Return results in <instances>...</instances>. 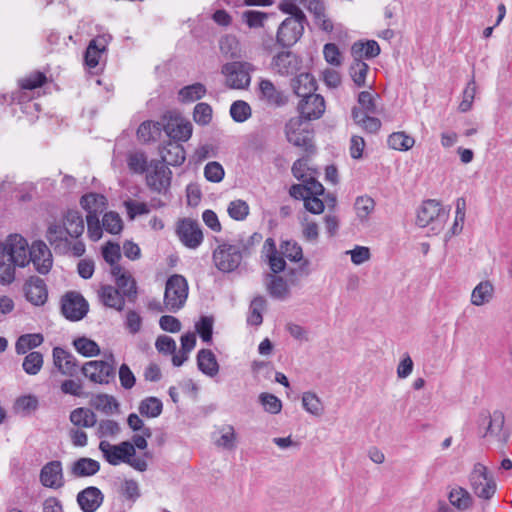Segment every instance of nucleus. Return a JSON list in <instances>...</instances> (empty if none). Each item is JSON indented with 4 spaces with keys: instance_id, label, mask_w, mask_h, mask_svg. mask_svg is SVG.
<instances>
[{
    "instance_id": "nucleus-1",
    "label": "nucleus",
    "mask_w": 512,
    "mask_h": 512,
    "mask_svg": "<svg viewBox=\"0 0 512 512\" xmlns=\"http://www.w3.org/2000/svg\"><path fill=\"white\" fill-rule=\"evenodd\" d=\"M28 242L20 234H11L0 241V284L15 280L16 267L28 265Z\"/></svg>"
},
{
    "instance_id": "nucleus-2",
    "label": "nucleus",
    "mask_w": 512,
    "mask_h": 512,
    "mask_svg": "<svg viewBox=\"0 0 512 512\" xmlns=\"http://www.w3.org/2000/svg\"><path fill=\"white\" fill-rule=\"evenodd\" d=\"M98 448L103 459L112 466L124 463L139 472H144L148 468L145 459L136 457L135 446L130 441L112 444L107 440H101Z\"/></svg>"
},
{
    "instance_id": "nucleus-3",
    "label": "nucleus",
    "mask_w": 512,
    "mask_h": 512,
    "mask_svg": "<svg viewBox=\"0 0 512 512\" xmlns=\"http://www.w3.org/2000/svg\"><path fill=\"white\" fill-rule=\"evenodd\" d=\"M505 416L500 410L483 411L479 414L477 425L479 435L488 443L503 445L508 439L504 429Z\"/></svg>"
},
{
    "instance_id": "nucleus-4",
    "label": "nucleus",
    "mask_w": 512,
    "mask_h": 512,
    "mask_svg": "<svg viewBox=\"0 0 512 512\" xmlns=\"http://www.w3.org/2000/svg\"><path fill=\"white\" fill-rule=\"evenodd\" d=\"M255 66L247 61L226 62L221 67V75L227 88L233 90H245L251 84V74Z\"/></svg>"
},
{
    "instance_id": "nucleus-5",
    "label": "nucleus",
    "mask_w": 512,
    "mask_h": 512,
    "mask_svg": "<svg viewBox=\"0 0 512 512\" xmlns=\"http://www.w3.org/2000/svg\"><path fill=\"white\" fill-rule=\"evenodd\" d=\"M188 282L184 276L174 274L166 281L164 292V308L169 312H177L184 307L188 298Z\"/></svg>"
},
{
    "instance_id": "nucleus-6",
    "label": "nucleus",
    "mask_w": 512,
    "mask_h": 512,
    "mask_svg": "<svg viewBox=\"0 0 512 512\" xmlns=\"http://www.w3.org/2000/svg\"><path fill=\"white\" fill-rule=\"evenodd\" d=\"M469 484L473 493L481 500L489 501L496 493L497 484L488 468L476 463L469 475Z\"/></svg>"
},
{
    "instance_id": "nucleus-7",
    "label": "nucleus",
    "mask_w": 512,
    "mask_h": 512,
    "mask_svg": "<svg viewBox=\"0 0 512 512\" xmlns=\"http://www.w3.org/2000/svg\"><path fill=\"white\" fill-rule=\"evenodd\" d=\"M300 5L305 6L313 14L314 22L319 28L326 32L332 31L333 23L326 16L325 7L321 0H282L280 9L283 12L302 11Z\"/></svg>"
},
{
    "instance_id": "nucleus-8",
    "label": "nucleus",
    "mask_w": 512,
    "mask_h": 512,
    "mask_svg": "<svg viewBox=\"0 0 512 512\" xmlns=\"http://www.w3.org/2000/svg\"><path fill=\"white\" fill-rule=\"evenodd\" d=\"M290 14L279 26L277 41L282 46H292L302 37L306 17L302 11L286 12Z\"/></svg>"
},
{
    "instance_id": "nucleus-9",
    "label": "nucleus",
    "mask_w": 512,
    "mask_h": 512,
    "mask_svg": "<svg viewBox=\"0 0 512 512\" xmlns=\"http://www.w3.org/2000/svg\"><path fill=\"white\" fill-rule=\"evenodd\" d=\"M212 258L219 271L230 273L240 266L243 255L239 245L224 242L216 247Z\"/></svg>"
},
{
    "instance_id": "nucleus-10",
    "label": "nucleus",
    "mask_w": 512,
    "mask_h": 512,
    "mask_svg": "<svg viewBox=\"0 0 512 512\" xmlns=\"http://www.w3.org/2000/svg\"><path fill=\"white\" fill-rule=\"evenodd\" d=\"M82 373L86 378L94 383H108L110 378L115 375V359L113 354L106 356L105 361H89L82 367Z\"/></svg>"
},
{
    "instance_id": "nucleus-11",
    "label": "nucleus",
    "mask_w": 512,
    "mask_h": 512,
    "mask_svg": "<svg viewBox=\"0 0 512 512\" xmlns=\"http://www.w3.org/2000/svg\"><path fill=\"white\" fill-rule=\"evenodd\" d=\"M285 134L289 143L308 150L311 147V130L307 120L297 116L291 118L285 126Z\"/></svg>"
},
{
    "instance_id": "nucleus-12",
    "label": "nucleus",
    "mask_w": 512,
    "mask_h": 512,
    "mask_svg": "<svg viewBox=\"0 0 512 512\" xmlns=\"http://www.w3.org/2000/svg\"><path fill=\"white\" fill-rule=\"evenodd\" d=\"M171 170L161 161L153 160L146 172V183L154 191L165 193L171 184Z\"/></svg>"
},
{
    "instance_id": "nucleus-13",
    "label": "nucleus",
    "mask_w": 512,
    "mask_h": 512,
    "mask_svg": "<svg viewBox=\"0 0 512 512\" xmlns=\"http://www.w3.org/2000/svg\"><path fill=\"white\" fill-rule=\"evenodd\" d=\"M176 234L180 242L189 249L198 248L204 239L199 223L189 218L178 221Z\"/></svg>"
},
{
    "instance_id": "nucleus-14",
    "label": "nucleus",
    "mask_w": 512,
    "mask_h": 512,
    "mask_svg": "<svg viewBox=\"0 0 512 512\" xmlns=\"http://www.w3.org/2000/svg\"><path fill=\"white\" fill-rule=\"evenodd\" d=\"M61 309L67 319L78 321L87 314L88 303L80 293L68 292L62 297Z\"/></svg>"
},
{
    "instance_id": "nucleus-15",
    "label": "nucleus",
    "mask_w": 512,
    "mask_h": 512,
    "mask_svg": "<svg viewBox=\"0 0 512 512\" xmlns=\"http://www.w3.org/2000/svg\"><path fill=\"white\" fill-rule=\"evenodd\" d=\"M28 264L32 262L40 274H47L53 263L50 249L43 241L33 242L28 246Z\"/></svg>"
},
{
    "instance_id": "nucleus-16",
    "label": "nucleus",
    "mask_w": 512,
    "mask_h": 512,
    "mask_svg": "<svg viewBox=\"0 0 512 512\" xmlns=\"http://www.w3.org/2000/svg\"><path fill=\"white\" fill-rule=\"evenodd\" d=\"M39 480L46 488H62L65 484L62 463L59 460L46 463L40 471Z\"/></svg>"
},
{
    "instance_id": "nucleus-17",
    "label": "nucleus",
    "mask_w": 512,
    "mask_h": 512,
    "mask_svg": "<svg viewBox=\"0 0 512 512\" xmlns=\"http://www.w3.org/2000/svg\"><path fill=\"white\" fill-rule=\"evenodd\" d=\"M163 129L171 139L183 142L188 141L193 132L191 122L180 115H171L163 125Z\"/></svg>"
},
{
    "instance_id": "nucleus-18",
    "label": "nucleus",
    "mask_w": 512,
    "mask_h": 512,
    "mask_svg": "<svg viewBox=\"0 0 512 512\" xmlns=\"http://www.w3.org/2000/svg\"><path fill=\"white\" fill-rule=\"evenodd\" d=\"M325 109V100L319 94L308 95L298 103L300 117L307 121L319 119L324 114Z\"/></svg>"
},
{
    "instance_id": "nucleus-19",
    "label": "nucleus",
    "mask_w": 512,
    "mask_h": 512,
    "mask_svg": "<svg viewBox=\"0 0 512 512\" xmlns=\"http://www.w3.org/2000/svg\"><path fill=\"white\" fill-rule=\"evenodd\" d=\"M24 295L28 302L34 306H42L48 298V291L44 280L39 277H30L23 286Z\"/></svg>"
},
{
    "instance_id": "nucleus-20",
    "label": "nucleus",
    "mask_w": 512,
    "mask_h": 512,
    "mask_svg": "<svg viewBox=\"0 0 512 512\" xmlns=\"http://www.w3.org/2000/svg\"><path fill=\"white\" fill-rule=\"evenodd\" d=\"M446 214L436 200H427L417 211L416 223L420 227H426L433 222L443 220Z\"/></svg>"
},
{
    "instance_id": "nucleus-21",
    "label": "nucleus",
    "mask_w": 512,
    "mask_h": 512,
    "mask_svg": "<svg viewBox=\"0 0 512 512\" xmlns=\"http://www.w3.org/2000/svg\"><path fill=\"white\" fill-rule=\"evenodd\" d=\"M110 40L111 36L104 34L90 41L84 56L85 64L88 68L93 69L99 65Z\"/></svg>"
},
{
    "instance_id": "nucleus-22",
    "label": "nucleus",
    "mask_w": 512,
    "mask_h": 512,
    "mask_svg": "<svg viewBox=\"0 0 512 512\" xmlns=\"http://www.w3.org/2000/svg\"><path fill=\"white\" fill-rule=\"evenodd\" d=\"M271 68L279 75H290L298 70L299 59L292 52L282 51L273 57Z\"/></svg>"
},
{
    "instance_id": "nucleus-23",
    "label": "nucleus",
    "mask_w": 512,
    "mask_h": 512,
    "mask_svg": "<svg viewBox=\"0 0 512 512\" xmlns=\"http://www.w3.org/2000/svg\"><path fill=\"white\" fill-rule=\"evenodd\" d=\"M53 362L62 375L72 377L77 373L78 366L75 357L60 347L53 349Z\"/></svg>"
},
{
    "instance_id": "nucleus-24",
    "label": "nucleus",
    "mask_w": 512,
    "mask_h": 512,
    "mask_svg": "<svg viewBox=\"0 0 512 512\" xmlns=\"http://www.w3.org/2000/svg\"><path fill=\"white\" fill-rule=\"evenodd\" d=\"M259 93L260 99L269 106L280 107L287 102V98L283 92L278 90L275 85L268 79L260 80Z\"/></svg>"
},
{
    "instance_id": "nucleus-25",
    "label": "nucleus",
    "mask_w": 512,
    "mask_h": 512,
    "mask_svg": "<svg viewBox=\"0 0 512 512\" xmlns=\"http://www.w3.org/2000/svg\"><path fill=\"white\" fill-rule=\"evenodd\" d=\"M104 495L100 489L87 487L77 495V502L84 512H95L102 504Z\"/></svg>"
},
{
    "instance_id": "nucleus-26",
    "label": "nucleus",
    "mask_w": 512,
    "mask_h": 512,
    "mask_svg": "<svg viewBox=\"0 0 512 512\" xmlns=\"http://www.w3.org/2000/svg\"><path fill=\"white\" fill-rule=\"evenodd\" d=\"M447 498L451 506L458 511L466 512L472 509L474 505V498L471 493L461 486H453L450 488Z\"/></svg>"
},
{
    "instance_id": "nucleus-27",
    "label": "nucleus",
    "mask_w": 512,
    "mask_h": 512,
    "mask_svg": "<svg viewBox=\"0 0 512 512\" xmlns=\"http://www.w3.org/2000/svg\"><path fill=\"white\" fill-rule=\"evenodd\" d=\"M262 253L272 272L280 273L285 269L286 262L284 256L281 254V251L276 249L275 241L272 238L265 240Z\"/></svg>"
},
{
    "instance_id": "nucleus-28",
    "label": "nucleus",
    "mask_w": 512,
    "mask_h": 512,
    "mask_svg": "<svg viewBox=\"0 0 512 512\" xmlns=\"http://www.w3.org/2000/svg\"><path fill=\"white\" fill-rule=\"evenodd\" d=\"M162 163L171 166H180L186 159L183 146L176 141H169L160 149Z\"/></svg>"
},
{
    "instance_id": "nucleus-29",
    "label": "nucleus",
    "mask_w": 512,
    "mask_h": 512,
    "mask_svg": "<svg viewBox=\"0 0 512 512\" xmlns=\"http://www.w3.org/2000/svg\"><path fill=\"white\" fill-rule=\"evenodd\" d=\"M494 295V285L489 280H483L473 288L470 295V302L476 307H481L490 303Z\"/></svg>"
},
{
    "instance_id": "nucleus-30",
    "label": "nucleus",
    "mask_w": 512,
    "mask_h": 512,
    "mask_svg": "<svg viewBox=\"0 0 512 512\" xmlns=\"http://www.w3.org/2000/svg\"><path fill=\"white\" fill-rule=\"evenodd\" d=\"M98 298L104 306L117 311H121L125 306L123 295L111 285H102L98 290Z\"/></svg>"
},
{
    "instance_id": "nucleus-31",
    "label": "nucleus",
    "mask_w": 512,
    "mask_h": 512,
    "mask_svg": "<svg viewBox=\"0 0 512 512\" xmlns=\"http://www.w3.org/2000/svg\"><path fill=\"white\" fill-rule=\"evenodd\" d=\"M80 205L86 211V216H99L107 208V199L102 194L91 192L81 197Z\"/></svg>"
},
{
    "instance_id": "nucleus-32",
    "label": "nucleus",
    "mask_w": 512,
    "mask_h": 512,
    "mask_svg": "<svg viewBox=\"0 0 512 512\" xmlns=\"http://www.w3.org/2000/svg\"><path fill=\"white\" fill-rule=\"evenodd\" d=\"M111 274L124 296L131 297L136 295V282L129 272L122 267H115Z\"/></svg>"
},
{
    "instance_id": "nucleus-33",
    "label": "nucleus",
    "mask_w": 512,
    "mask_h": 512,
    "mask_svg": "<svg viewBox=\"0 0 512 512\" xmlns=\"http://www.w3.org/2000/svg\"><path fill=\"white\" fill-rule=\"evenodd\" d=\"M63 225L68 236L72 238L80 237L84 232V220L79 211L69 210L63 217Z\"/></svg>"
},
{
    "instance_id": "nucleus-34",
    "label": "nucleus",
    "mask_w": 512,
    "mask_h": 512,
    "mask_svg": "<svg viewBox=\"0 0 512 512\" xmlns=\"http://www.w3.org/2000/svg\"><path fill=\"white\" fill-rule=\"evenodd\" d=\"M197 365L199 370L209 376L214 377L219 372V364L214 353L208 349H202L197 354Z\"/></svg>"
},
{
    "instance_id": "nucleus-35",
    "label": "nucleus",
    "mask_w": 512,
    "mask_h": 512,
    "mask_svg": "<svg viewBox=\"0 0 512 512\" xmlns=\"http://www.w3.org/2000/svg\"><path fill=\"white\" fill-rule=\"evenodd\" d=\"M100 470V463L92 458L82 457L76 460L71 466V474L75 477H89L97 474Z\"/></svg>"
},
{
    "instance_id": "nucleus-36",
    "label": "nucleus",
    "mask_w": 512,
    "mask_h": 512,
    "mask_svg": "<svg viewBox=\"0 0 512 512\" xmlns=\"http://www.w3.org/2000/svg\"><path fill=\"white\" fill-rule=\"evenodd\" d=\"M221 53L231 59H239L243 56V48L239 39L234 35H225L219 41Z\"/></svg>"
},
{
    "instance_id": "nucleus-37",
    "label": "nucleus",
    "mask_w": 512,
    "mask_h": 512,
    "mask_svg": "<svg viewBox=\"0 0 512 512\" xmlns=\"http://www.w3.org/2000/svg\"><path fill=\"white\" fill-rule=\"evenodd\" d=\"M70 422L75 428H91L96 425L97 419L95 413L88 408H76L71 411Z\"/></svg>"
},
{
    "instance_id": "nucleus-38",
    "label": "nucleus",
    "mask_w": 512,
    "mask_h": 512,
    "mask_svg": "<svg viewBox=\"0 0 512 512\" xmlns=\"http://www.w3.org/2000/svg\"><path fill=\"white\" fill-rule=\"evenodd\" d=\"M292 87L295 94L304 98L308 95L315 94L316 81L311 74L301 73L293 80Z\"/></svg>"
},
{
    "instance_id": "nucleus-39",
    "label": "nucleus",
    "mask_w": 512,
    "mask_h": 512,
    "mask_svg": "<svg viewBox=\"0 0 512 512\" xmlns=\"http://www.w3.org/2000/svg\"><path fill=\"white\" fill-rule=\"evenodd\" d=\"M206 92V87L202 83H194L179 90L178 100L182 103H191L203 98Z\"/></svg>"
},
{
    "instance_id": "nucleus-40",
    "label": "nucleus",
    "mask_w": 512,
    "mask_h": 512,
    "mask_svg": "<svg viewBox=\"0 0 512 512\" xmlns=\"http://www.w3.org/2000/svg\"><path fill=\"white\" fill-rule=\"evenodd\" d=\"M218 437L215 439L217 447L233 450L236 447L237 435L232 425H224L217 431Z\"/></svg>"
},
{
    "instance_id": "nucleus-41",
    "label": "nucleus",
    "mask_w": 512,
    "mask_h": 512,
    "mask_svg": "<svg viewBox=\"0 0 512 512\" xmlns=\"http://www.w3.org/2000/svg\"><path fill=\"white\" fill-rule=\"evenodd\" d=\"M388 146L397 151H408L415 145V139L403 131L393 132L387 139Z\"/></svg>"
},
{
    "instance_id": "nucleus-42",
    "label": "nucleus",
    "mask_w": 512,
    "mask_h": 512,
    "mask_svg": "<svg viewBox=\"0 0 512 512\" xmlns=\"http://www.w3.org/2000/svg\"><path fill=\"white\" fill-rule=\"evenodd\" d=\"M302 406L304 410L316 417H319L324 412V405L322 400L316 393L308 391L304 392L301 397Z\"/></svg>"
},
{
    "instance_id": "nucleus-43",
    "label": "nucleus",
    "mask_w": 512,
    "mask_h": 512,
    "mask_svg": "<svg viewBox=\"0 0 512 512\" xmlns=\"http://www.w3.org/2000/svg\"><path fill=\"white\" fill-rule=\"evenodd\" d=\"M43 340V336L38 333L21 335L15 344L16 353L19 355L26 354L29 350L40 346Z\"/></svg>"
},
{
    "instance_id": "nucleus-44",
    "label": "nucleus",
    "mask_w": 512,
    "mask_h": 512,
    "mask_svg": "<svg viewBox=\"0 0 512 512\" xmlns=\"http://www.w3.org/2000/svg\"><path fill=\"white\" fill-rule=\"evenodd\" d=\"M162 128L159 122L145 121L139 126L137 136L143 142L156 140L160 137Z\"/></svg>"
},
{
    "instance_id": "nucleus-45",
    "label": "nucleus",
    "mask_w": 512,
    "mask_h": 512,
    "mask_svg": "<svg viewBox=\"0 0 512 512\" xmlns=\"http://www.w3.org/2000/svg\"><path fill=\"white\" fill-rule=\"evenodd\" d=\"M375 208L374 200L369 196H360L356 199L354 209L360 222H367Z\"/></svg>"
},
{
    "instance_id": "nucleus-46",
    "label": "nucleus",
    "mask_w": 512,
    "mask_h": 512,
    "mask_svg": "<svg viewBox=\"0 0 512 512\" xmlns=\"http://www.w3.org/2000/svg\"><path fill=\"white\" fill-rule=\"evenodd\" d=\"M352 117L356 124L370 133L377 132L381 127V122L378 118L368 116L357 108L352 110Z\"/></svg>"
},
{
    "instance_id": "nucleus-47",
    "label": "nucleus",
    "mask_w": 512,
    "mask_h": 512,
    "mask_svg": "<svg viewBox=\"0 0 512 512\" xmlns=\"http://www.w3.org/2000/svg\"><path fill=\"white\" fill-rule=\"evenodd\" d=\"M354 58L361 59L362 56L367 58L376 57L380 53V47L376 41H367L366 43H355L351 48Z\"/></svg>"
},
{
    "instance_id": "nucleus-48",
    "label": "nucleus",
    "mask_w": 512,
    "mask_h": 512,
    "mask_svg": "<svg viewBox=\"0 0 512 512\" xmlns=\"http://www.w3.org/2000/svg\"><path fill=\"white\" fill-rule=\"evenodd\" d=\"M162 409L163 404L156 397H147L139 405L140 414L148 418L158 417L162 413Z\"/></svg>"
},
{
    "instance_id": "nucleus-49",
    "label": "nucleus",
    "mask_w": 512,
    "mask_h": 512,
    "mask_svg": "<svg viewBox=\"0 0 512 512\" xmlns=\"http://www.w3.org/2000/svg\"><path fill=\"white\" fill-rule=\"evenodd\" d=\"M73 346L79 354L85 357L97 356L100 353L98 344L86 337L76 338L73 341Z\"/></svg>"
},
{
    "instance_id": "nucleus-50",
    "label": "nucleus",
    "mask_w": 512,
    "mask_h": 512,
    "mask_svg": "<svg viewBox=\"0 0 512 512\" xmlns=\"http://www.w3.org/2000/svg\"><path fill=\"white\" fill-rule=\"evenodd\" d=\"M121 431L120 425L112 419L101 420L97 424L96 435L101 440L116 437Z\"/></svg>"
},
{
    "instance_id": "nucleus-51",
    "label": "nucleus",
    "mask_w": 512,
    "mask_h": 512,
    "mask_svg": "<svg viewBox=\"0 0 512 512\" xmlns=\"http://www.w3.org/2000/svg\"><path fill=\"white\" fill-rule=\"evenodd\" d=\"M67 232L62 223H51L48 226L46 238L51 245H55L56 247L61 245L63 242H67Z\"/></svg>"
},
{
    "instance_id": "nucleus-52",
    "label": "nucleus",
    "mask_w": 512,
    "mask_h": 512,
    "mask_svg": "<svg viewBox=\"0 0 512 512\" xmlns=\"http://www.w3.org/2000/svg\"><path fill=\"white\" fill-rule=\"evenodd\" d=\"M43 355L40 352H30L23 360V370L29 375H36L43 366Z\"/></svg>"
},
{
    "instance_id": "nucleus-53",
    "label": "nucleus",
    "mask_w": 512,
    "mask_h": 512,
    "mask_svg": "<svg viewBox=\"0 0 512 512\" xmlns=\"http://www.w3.org/2000/svg\"><path fill=\"white\" fill-rule=\"evenodd\" d=\"M266 300L263 297H255L250 304V312L247 321L251 325L259 326L262 321V313L265 310Z\"/></svg>"
},
{
    "instance_id": "nucleus-54",
    "label": "nucleus",
    "mask_w": 512,
    "mask_h": 512,
    "mask_svg": "<svg viewBox=\"0 0 512 512\" xmlns=\"http://www.w3.org/2000/svg\"><path fill=\"white\" fill-rule=\"evenodd\" d=\"M368 69L369 67L365 62H363L361 59L354 58V62L350 67V75L356 86H365Z\"/></svg>"
},
{
    "instance_id": "nucleus-55",
    "label": "nucleus",
    "mask_w": 512,
    "mask_h": 512,
    "mask_svg": "<svg viewBox=\"0 0 512 512\" xmlns=\"http://www.w3.org/2000/svg\"><path fill=\"white\" fill-rule=\"evenodd\" d=\"M249 211V205L246 201L241 199L231 201L227 208L229 216L236 221L245 220L249 215Z\"/></svg>"
},
{
    "instance_id": "nucleus-56",
    "label": "nucleus",
    "mask_w": 512,
    "mask_h": 512,
    "mask_svg": "<svg viewBox=\"0 0 512 512\" xmlns=\"http://www.w3.org/2000/svg\"><path fill=\"white\" fill-rule=\"evenodd\" d=\"M259 402L265 412L279 414L282 410V401L274 394L263 392L259 395Z\"/></svg>"
},
{
    "instance_id": "nucleus-57",
    "label": "nucleus",
    "mask_w": 512,
    "mask_h": 512,
    "mask_svg": "<svg viewBox=\"0 0 512 512\" xmlns=\"http://www.w3.org/2000/svg\"><path fill=\"white\" fill-rule=\"evenodd\" d=\"M476 92H477V85L473 78L472 80H470L467 83L466 87L463 90L462 100L458 107L460 112L465 113V112H468L469 110H471Z\"/></svg>"
},
{
    "instance_id": "nucleus-58",
    "label": "nucleus",
    "mask_w": 512,
    "mask_h": 512,
    "mask_svg": "<svg viewBox=\"0 0 512 512\" xmlns=\"http://www.w3.org/2000/svg\"><path fill=\"white\" fill-rule=\"evenodd\" d=\"M102 225L104 230L110 234H119L123 229V221L120 215L113 211L104 214Z\"/></svg>"
},
{
    "instance_id": "nucleus-59",
    "label": "nucleus",
    "mask_w": 512,
    "mask_h": 512,
    "mask_svg": "<svg viewBox=\"0 0 512 512\" xmlns=\"http://www.w3.org/2000/svg\"><path fill=\"white\" fill-rule=\"evenodd\" d=\"M230 115L234 121L242 123L251 116V107L245 101H235L230 107Z\"/></svg>"
},
{
    "instance_id": "nucleus-60",
    "label": "nucleus",
    "mask_w": 512,
    "mask_h": 512,
    "mask_svg": "<svg viewBox=\"0 0 512 512\" xmlns=\"http://www.w3.org/2000/svg\"><path fill=\"white\" fill-rule=\"evenodd\" d=\"M281 254L293 262H298L303 258V252L301 246L295 241H283L280 244Z\"/></svg>"
},
{
    "instance_id": "nucleus-61",
    "label": "nucleus",
    "mask_w": 512,
    "mask_h": 512,
    "mask_svg": "<svg viewBox=\"0 0 512 512\" xmlns=\"http://www.w3.org/2000/svg\"><path fill=\"white\" fill-rule=\"evenodd\" d=\"M119 244L108 242L102 249V255L105 261L111 266V271L115 267H121L118 261L121 257Z\"/></svg>"
},
{
    "instance_id": "nucleus-62",
    "label": "nucleus",
    "mask_w": 512,
    "mask_h": 512,
    "mask_svg": "<svg viewBox=\"0 0 512 512\" xmlns=\"http://www.w3.org/2000/svg\"><path fill=\"white\" fill-rule=\"evenodd\" d=\"M127 164L132 172L138 174L147 172L149 166L146 156L141 152L130 153L127 157Z\"/></svg>"
},
{
    "instance_id": "nucleus-63",
    "label": "nucleus",
    "mask_w": 512,
    "mask_h": 512,
    "mask_svg": "<svg viewBox=\"0 0 512 512\" xmlns=\"http://www.w3.org/2000/svg\"><path fill=\"white\" fill-rule=\"evenodd\" d=\"M267 288L271 296L279 299L286 297L289 292L287 283L281 277L270 276Z\"/></svg>"
},
{
    "instance_id": "nucleus-64",
    "label": "nucleus",
    "mask_w": 512,
    "mask_h": 512,
    "mask_svg": "<svg viewBox=\"0 0 512 512\" xmlns=\"http://www.w3.org/2000/svg\"><path fill=\"white\" fill-rule=\"evenodd\" d=\"M193 119L199 125H207L212 119V108L209 104L201 102L194 107Z\"/></svg>"
}]
</instances>
